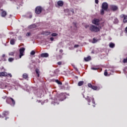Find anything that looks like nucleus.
<instances>
[{
    "mask_svg": "<svg viewBox=\"0 0 127 127\" xmlns=\"http://www.w3.org/2000/svg\"><path fill=\"white\" fill-rule=\"evenodd\" d=\"M89 30H90L91 32H99V31H100V28L94 25H91L89 27Z\"/></svg>",
    "mask_w": 127,
    "mask_h": 127,
    "instance_id": "obj_1",
    "label": "nucleus"
},
{
    "mask_svg": "<svg viewBox=\"0 0 127 127\" xmlns=\"http://www.w3.org/2000/svg\"><path fill=\"white\" fill-rule=\"evenodd\" d=\"M6 103H7V104H9L10 105H11L12 107H14V105H15V101L13 99H12V98L10 97L7 98L6 100Z\"/></svg>",
    "mask_w": 127,
    "mask_h": 127,
    "instance_id": "obj_2",
    "label": "nucleus"
},
{
    "mask_svg": "<svg viewBox=\"0 0 127 127\" xmlns=\"http://www.w3.org/2000/svg\"><path fill=\"white\" fill-rule=\"evenodd\" d=\"M42 7L39 6H37L36 8H35V13L37 14H40V13H41V12L42 11Z\"/></svg>",
    "mask_w": 127,
    "mask_h": 127,
    "instance_id": "obj_3",
    "label": "nucleus"
},
{
    "mask_svg": "<svg viewBox=\"0 0 127 127\" xmlns=\"http://www.w3.org/2000/svg\"><path fill=\"white\" fill-rule=\"evenodd\" d=\"M109 8V4L106 2H104L102 4V8L104 9V10H107Z\"/></svg>",
    "mask_w": 127,
    "mask_h": 127,
    "instance_id": "obj_4",
    "label": "nucleus"
},
{
    "mask_svg": "<svg viewBox=\"0 0 127 127\" xmlns=\"http://www.w3.org/2000/svg\"><path fill=\"white\" fill-rule=\"evenodd\" d=\"M24 51H25V49L24 48H22L19 49V58H21V57L24 55Z\"/></svg>",
    "mask_w": 127,
    "mask_h": 127,
    "instance_id": "obj_5",
    "label": "nucleus"
},
{
    "mask_svg": "<svg viewBox=\"0 0 127 127\" xmlns=\"http://www.w3.org/2000/svg\"><path fill=\"white\" fill-rule=\"evenodd\" d=\"M110 9H111V10H113V11H117V10L119 9V7L116 5H111Z\"/></svg>",
    "mask_w": 127,
    "mask_h": 127,
    "instance_id": "obj_6",
    "label": "nucleus"
},
{
    "mask_svg": "<svg viewBox=\"0 0 127 127\" xmlns=\"http://www.w3.org/2000/svg\"><path fill=\"white\" fill-rule=\"evenodd\" d=\"M99 22H100V20H99V19H94L92 20V23L95 25H99Z\"/></svg>",
    "mask_w": 127,
    "mask_h": 127,
    "instance_id": "obj_7",
    "label": "nucleus"
},
{
    "mask_svg": "<svg viewBox=\"0 0 127 127\" xmlns=\"http://www.w3.org/2000/svg\"><path fill=\"white\" fill-rule=\"evenodd\" d=\"M49 56V54L47 53H43L41 54V57H43V58H47Z\"/></svg>",
    "mask_w": 127,
    "mask_h": 127,
    "instance_id": "obj_8",
    "label": "nucleus"
},
{
    "mask_svg": "<svg viewBox=\"0 0 127 127\" xmlns=\"http://www.w3.org/2000/svg\"><path fill=\"white\" fill-rule=\"evenodd\" d=\"M57 3L59 6H63V4H64V2H63V1L62 0H59L58 1Z\"/></svg>",
    "mask_w": 127,
    "mask_h": 127,
    "instance_id": "obj_9",
    "label": "nucleus"
},
{
    "mask_svg": "<svg viewBox=\"0 0 127 127\" xmlns=\"http://www.w3.org/2000/svg\"><path fill=\"white\" fill-rule=\"evenodd\" d=\"M7 76V73L6 72H0V77Z\"/></svg>",
    "mask_w": 127,
    "mask_h": 127,
    "instance_id": "obj_10",
    "label": "nucleus"
},
{
    "mask_svg": "<svg viewBox=\"0 0 127 127\" xmlns=\"http://www.w3.org/2000/svg\"><path fill=\"white\" fill-rule=\"evenodd\" d=\"M10 43L11 44V45H14V44L15 43V40L14 39H11L10 41Z\"/></svg>",
    "mask_w": 127,
    "mask_h": 127,
    "instance_id": "obj_11",
    "label": "nucleus"
},
{
    "mask_svg": "<svg viewBox=\"0 0 127 127\" xmlns=\"http://www.w3.org/2000/svg\"><path fill=\"white\" fill-rule=\"evenodd\" d=\"M115 46V45L113 43H110L109 44V47H110V48H114Z\"/></svg>",
    "mask_w": 127,
    "mask_h": 127,
    "instance_id": "obj_12",
    "label": "nucleus"
},
{
    "mask_svg": "<svg viewBox=\"0 0 127 127\" xmlns=\"http://www.w3.org/2000/svg\"><path fill=\"white\" fill-rule=\"evenodd\" d=\"M1 15L2 17H4V16H5V15H6V12L5 11H2L1 13Z\"/></svg>",
    "mask_w": 127,
    "mask_h": 127,
    "instance_id": "obj_13",
    "label": "nucleus"
},
{
    "mask_svg": "<svg viewBox=\"0 0 127 127\" xmlns=\"http://www.w3.org/2000/svg\"><path fill=\"white\" fill-rule=\"evenodd\" d=\"M84 60L86 62L88 61H90V60H91V57L89 56V57H87V58H84Z\"/></svg>",
    "mask_w": 127,
    "mask_h": 127,
    "instance_id": "obj_14",
    "label": "nucleus"
},
{
    "mask_svg": "<svg viewBox=\"0 0 127 127\" xmlns=\"http://www.w3.org/2000/svg\"><path fill=\"white\" fill-rule=\"evenodd\" d=\"M9 113L8 112V111H6V112H4L3 113H2V115L4 116V117H6V116H8Z\"/></svg>",
    "mask_w": 127,
    "mask_h": 127,
    "instance_id": "obj_15",
    "label": "nucleus"
},
{
    "mask_svg": "<svg viewBox=\"0 0 127 127\" xmlns=\"http://www.w3.org/2000/svg\"><path fill=\"white\" fill-rule=\"evenodd\" d=\"M72 12V14L74 13V10L73 9H72L71 10H70H70H69V9H65V12Z\"/></svg>",
    "mask_w": 127,
    "mask_h": 127,
    "instance_id": "obj_16",
    "label": "nucleus"
},
{
    "mask_svg": "<svg viewBox=\"0 0 127 127\" xmlns=\"http://www.w3.org/2000/svg\"><path fill=\"white\" fill-rule=\"evenodd\" d=\"M22 76L24 79H27V78H28V74L27 73H24Z\"/></svg>",
    "mask_w": 127,
    "mask_h": 127,
    "instance_id": "obj_17",
    "label": "nucleus"
},
{
    "mask_svg": "<svg viewBox=\"0 0 127 127\" xmlns=\"http://www.w3.org/2000/svg\"><path fill=\"white\" fill-rule=\"evenodd\" d=\"M83 84H84V82L83 81H80L78 82V86H79L80 87V86H82L83 85Z\"/></svg>",
    "mask_w": 127,
    "mask_h": 127,
    "instance_id": "obj_18",
    "label": "nucleus"
},
{
    "mask_svg": "<svg viewBox=\"0 0 127 127\" xmlns=\"http://www.w3.org/2000/svg\"><path fill=\"white\" fill-rule=\"evenodd\" d=\"M59 98H63V99H65V94L64 93H61L60 95V97Z\"/></svg>",
    "mask_w": 127,
    "mask_h": 127,
    "instance_id": "obj_19",
    "label": "nucleus"
},
{
    "mask_svg": "<svg viewBox=\"0 0 127 127\" xmlns=\"http://www.w3.org/2000/svg\"><path fill=\"white\" fill-rule=\"evenodd\" d=\"M123 22H124V23H126V22H127V16H125L124 17Z\"/></svg>",
    "mask_w": 127,
    "mask_h": 127,
    "instance_id": "obj_20",
    "label": "nucleus"
},
{
    "mask_svg": "<svg viewBox=\"0 0 127 127\" xmlns=\"http://www.w3.org/2000/svg\"><path fill=\"white\" fill-rule=\"evenodd\" d=\"M36 74H37L38 77H39V73H40V72H39V69H38V68H36Z\"/></svg>",
    "mask_w": 127,
    "mask_h": 127,
    "instance_id": "obj_21",
    "label": "nucleus"
},
{
    "mask_svg": "<svg viewBox=\"0 0 127 127\" xmlns=\"http://www.w3.org/2000/svg\"><path fill=\"white\" fill-rule=\"evenodd\" d=\"M36 27V25L34 24V25H31L29 26V28H35Z\"/></svg>",
    "mask_w": 127,
    "mask_h": 127,
    "instance_id": "obj_22",
    "label": "nucleus"
},
{
    "mask_svg": "<svg viewBox=\"0 0 127 127\" xmlns=\"http://www.w3.org/2000/svg\"><path fill=\"white\" fill-rule=\"evenodd\" d=\"M56 82L57 83V84H58V85H62V82L59 81L58 79L56 80Z\"/></svg>",
    "mask_w": 127,
    "mask_h": 127,
    "instance_id": "obj_23",
    "label": "nucleus"
},
{
    "mask_svg": "<svg viewBox=\"0 0 127 127\" xmlns=\"http://www.w3.org/2000/svg\"><path fill=\"white\" fill-rule=\"evenodd\" d=\"M13 60H14V59H13L12 58H9L8 60V61H9V62H12V61H13Z\"/></svg>",
    "mask_w": 127,
    "mask_h": 127,
    "instance_id": "obj_24",
    "label": "nucleus"
},
{
    "mask_svg": "<svg viewBox=\"0 0 127 127\" xmlns=\"http://www.w3.org/2000/svg\"><path fill=\"white\" fill-rule=\"evenodd\" d=\"M96 42H98V40L93 38L92 43H96Z\"/></svg>",
    "mask_w": 127,
    "mask_h": 127,
    "instance_id": "obj_25",
    "label": "nucleus"
},
{
    "mask_svg": "<svg viewBox=\"0 0 127 127\" xmlns=\"http://www.w3.org/2000/svg\"><path fill=\"white\" fill-rule=\"evenodd\" d=\"M91 89H92V90H97L98 89V87H97V86H92Z\"/></svg>",
    "mask_w": 127,
    "mask_h": 127,
    "instance_id": "obj_26",
    "label": "nucleus"
},
{
    "mask_svg": "<svg viewBox=\"0 0 127 127\" xmlns=\"http://www.w3.org/2000/svg\"><path fill=\"white\" fill-rule=\"evenodd\" d=\"M114 23L116 24L119 23V19H118V18H115L114 20Z\"/></svg>",
    "mask_w": 127,
    "mask_h": 127,
    "instance_id": "obj_27",
    "label": "nucleus"
},
{
    "mask_svg": "<svg viewBox=\"0 0 127 127\" xmlns=\"http://www.w3.org/2000/svg\"><path fill=\"white\" fill-rule=\"evenodd\" d=\"M105 9H104L103 8H102V9L101 10V14H104L105 12Z\"/></svg>",
    "mask_w": 127,
    "mask_h": 127,
    "instance_id": "obj_28",
    "label": "nucleus"
},
{
    "mask_svg": "<svg viewBox=\"0 0 127 127\" xmlns=\"http://www.w3.org/2000/svg\"><path fill=\"white\" fill-rule=\"evenodd\" d=\"M58 35V34L56 33H54L52 34V36H57Z\"/></svg>",
    "mask_w": 127,
    "mask_h": 127,
    "instance_id": "obj_29",
    "label": "nucleus"
},
{
    "mask_svg": "<svg viewBox=\"0 0 127 127\" xmlns=\"http://www.w3.org/2000/svg\"><path fill=\"white\" fill-rule=\"evenodd\" d=\"M31 55H34L35 54V52L34 51H32L30 53Z\"/></svg>",
    "mask_w": 127,
    "mask_h": 127,
    "instance_id": "obj_30",
    "label": "nucleus"
},
{
    "mask_svg": "<svg viewBox=\"0 0 127 127\" xmlns=\"http://www.w3.org/2000/svg\"><path fill=\"white\" fill-rule=\"evenodd\" d=\"M88 87H89V88H92V87H93V85L91 83H88Z\"/></svg>",
    "mask_w": 127,
    "mask_h": 127,
    "instance_id": "obj_31",
    "label": "nucleus"
},
{
    "mask_svg": "<svg viewBox=\"0 0 127 127\" xmlns=\"http://www.w3.org/2000/svg\"><path fill=\"white\" fill-rule=\"evenodd\" d=\"M14 55V52H11L9 53V55L10 56H13V55Z\"/></svg>",
    "mask_w": 127,
    "mask_h": 127,
    "instance_id": "obj_32",
    "label": "nucleus"
},
{
    "mask_svg": "<svg viewBox=\"0 0 127 127\" xmlns=\"http://www.w3.org/2000/svg\"><path fill=\"white\" fill-rule=\"evenodd\" d=\"M54 103L55 104H57V105H59V102H57V99H55Z\"/></svg>",
    "mask_w": 127,
    "mask_h": 127,
    "instance_id": "obj_33",
    "label": "nucleus"
},
{
    "mask_svg": "<svg viewBox=\"0 0 127 127\" xmlns=\"http://www.w3.org/2000/svg\"><path fill=\"white\" fill-rule=\"evenodd\" d=\"M104 75H105V76H107L108 75V72L107 71V70H105Z\"/></svg>",
    "mask_w": 127,
    "mask_h": 127,
    "instance_id": "obj_34",
    "label": "nucleus"
},
{
    "mask_svg": "<svg viewBox=\"0 0 127 127\" xmlns=\"http://www.w3.org/2000/svg\"><path fill=\"white\" fill-rule=\"evenodd\" d=\"M124 63H127V58L123 60Z\"/></svg>",
    "mask_w": 127,
    "mask_h": 127,
    "instance_id": "obj_35",
    "label": "nucleus"
},
{
    "mask_svg": "<svg viewBox=\"0 0 127 127\" xmlns=\"http://www.w3.org/2000/svg\"><path fill=\"white\" fill-rule=\"evenodd\" d=\"M87 102H88V103H91V99L89 98V97H87Z\"/></svg>",
    "mask_w": 127,
    "mask_h": 127,
    "instance_id": "obj_36",
    "label": "nucleus"
},
{
    "mask_svg": "<svg viewBox=\"0 0 127 127\" xmlns=\"http://www.w3.org/2000/svg\"><path fill=\"white\" fill-rule=\"evenodd\" d=\"M125 16H126L125 15L122 14L120 16V17H121V18H124Z\"/></svg>",
    "mask_w": 127,
    "mask_h": 127,
    "instance_id": "obj_37",
    "label": "nucleus"
},
{
    "mask_svg": "<svg viewBox=\"0 0 127 127\" xmlns=\"http://www.w3.org/2000/svg\"><path fill=\"white\" fill-rule=\"evenodd\" d=\"M30 34H31L30 33H27L26 35V36H30Z\"/></svg>",
    "mask_w": 127,
    "mask_h": 127,
    "instance_id": "obj_38",
    "label": "nucleus"
},
{
    "mask_svg": "<svg viewBox=\"0 0 127 127\" xmlns=\"http://www.w3.org/2000/svg\"><path fill=\"white\" fill-rule=\"evenodd\" d=\"M92 70H98V68L96 67H91Z\"/></svg>",
    "mask_w": 127,
    "mask_h": 127,
    "instance_id": "obj_39",
    "label": "nucleus"
},
{
    "mask_svg": "<svg viewBox=\"0 0 127 127\" xmlns=\"http://www.w3.org/2000/svg\"><path fill=\"white\" fill-rule=\"evenodd\" d=\"M74 48H77V47H79V45H75L74 46Z\"/></svg>",
    "mask_w": 127,
    "mask_h": 127,
    "instance_id": "obj_40",
    "label": "nucleus"
},
{
    "mask_svg": "<svg viewBox=\"0 0 127 127\" xmlns=\"http://www.w3.org/2000/svg\"><path fill=\"white\" fill-rule=\"evenodd\" d=\"M94 98H92V103H93V104H95V101H94Z\"/></svg>",
    "mask_w": 127,
    "mask_h": 127,
    "instance_id": "obj_41",
    "label": "nucleus"
},
{
    "mask_svg": "<svg viewBox=\"0 0 127 127\" xmlns=\"http://www.w3.org/2000/svg\"><path fill=\"white\" fill-rule=\"evenodd\" d=\"M50 40L51 41H53L54 40V38L53 37H51V38H50Z\"/></svg>",
    "mask_w": 127,
    "mask_h": 127,
    "instance_id": "obj_42",
    "label": "nucleus"
},
{
    "mask_svg": "<svg viewBox=\"0 0 127 127\" xmlns=\"http://www.w3.org/2000/svg\"><path fill=\"white\" fill-rule=\"evenodd\" d=\"M61 64H62V63L61 62H59L58 63V65H61Z\"/></svg>",
    "mask_w": 127,
    "mask_h": 127,
    "instance_id": "obj_43",
    "label": "nucleus"
},
{
    "mask_svg": "<svg viewBox=\"0 0 127 127\" xmlns=\"http://www.w3.org/2000/svg\"><path fill=\"white\" fill-rule=\"evenodd\" d=\"M95 3H97V4L99 3L98 0H95Z\"/></svg>",
    "mask_w": 127,
    "mask_h": 127,
    "instance_id": "obj_44",
    "label": "nucleus"
},
{
    "mask_svg": "<svg viewBox=\"0 0 127 127\" xmlns=\"http://www.w3.org/2000/svg\"><path fill=\"white\" fill-rule=\"evenodd\" d=\"M8 76H9V77H12V75H11V73H8Z\"/></svg>",
    "mask_w": 127,
    "mask_h": 127,
    "instance_id": "obj_45",
    "label": "nucleus"
},
{
    "mask_svg": "<svg viewBox=\"0 0 127 127\" xmlns=\"http://www.w3.org/2000/svg\"><path fill=\"white\" fill-rule=\"evenodd\" d=\"M60 52H61V53H62V52H63V50H60Z\"/></svg>",
    "mask_w": 127,
    "mask_h": 127,
    "instance_id": "obj_46",
    "label": "nucleus"
},
{
    "mask_svg": "<svg viewBox=\"0 0 127 127\" xmlns=\"http://www.w3.org/2000/svg\"><path fill=\"white\" fill-rule=\"evenodd\" d=\"M0 118L1 119H3V116H1V115H0Z\"/></svg>",
    "mask_w": 127,
    "mask_h": 127,
    "instance_id": "obj_47",
    "label": "nucleus"
},
{
    "mask_svg": "<svg viewBox=\"0 0 127 127\" xmlns=\"http://www.w3.org/2000/svg\"><path fill=\"white\" fill-rule=\"evenodd\" d=\"M29 17V18H31V17H32V15L30 14Z\"/></svg>",
    "mask_w": 127,
    "mask_h": 127,
    "instance_id": "obj_48",
    "label": "nucleus"
},
{
    "mask_svg": "<svg viewBox=\"0 0 127 127\" xmlns=\"http://www.w3.org/2000/svg\"><path fill=\"white\" fill-rule=\"evenodd\" d=\"M125 31L126 32V33H127V27L125 29Z\"/></svg>",
    "mask_w": 127,
    "mask_h": 127,
    "instance_id": "obj_49",
    "label": "nucleus"
},
{
    "mask_svg": "<svg viewBox=\"0 0 127 127\" xmlns=\"http://www.w3.org/2000/svg\"><path fill=\"white\" fill-rule=\"evenodd\" d=\"M59 100H60V101H63L64 100V99H59Z\"/></svg>",
    "mask_w": 127,
    "mask_h": 127,
    "instance_id": "obj_50",
    "label": "nucleus"
},
{
    "mask_svg": "<svg viewBox=\"0 0 127 127\" xmlns=\"http://www.w3.org/2000/svg\"><path fill=\"white\" fill-rule=\"evenodd\" d=\"M2 57H5V55L4 54L2 55Z\"/></svg>",
    "mask_w": 127,
    "mask_h": 127,
    "instance_id": "obj_51",
    "label": "nucleus"
},
{
    "mask_svg": "<svg viewBox=\"0 0 127 127\" xmlns=\"http://www.w3.org/2000/svg\"><path fill=\"white\" fill-rule=\"evenodd\" d=\"M85 28H88L89 27V26H85Z\"/></svg>",
    "mask_w": 127,
    "mask_h": 127,
    "instance_id": "obj_52",
    "label": "nucleus"
},
{
    "mask_svg": "<svg viewBox=\"0 0 127 127\" xmlns=\"http://www.w3.org/2000/svg\"><path fill=\"white\" fill-rule=\"evenodd\" d=\"M74 68L75 69V70H76V71H78V68H77V67H74Z\"/></svg>",
    "mask_w": 127,
    "mask_h": 127,
    "instance_id": "obj_53",
    "label": "nucleus"
},
{
    "mask_svg": "<svg viewBox=\"0 0 127 127\" xmlns=\"http://www.w3.org/2000/svg\"><path fill=\"white\" fill-rule=\"evenodd\" d=\"M7 119H8V118H6L5 120L6 121V120H7Z\"/></svg>",
    "mask_w": 127,
    "mask_h": 127,
    "instance_id": "obj_54",
    "label": "nucleus"
},
{
    "mask_svg": "<svg viewBox=\"0 0 127 127\" xmlns=\"http://www.w3.org/2000/svg\"><path fill=\"white\" fill-rule=\"evenodd\" d=\"M74 25H75V26H76V23H74Z\"/></svg>",
    "mask_w": 127,
    "mask_h": 127,
    "instance_id": "obj_55",
    "label": "nucleus"
},
{
    "mask_svg": "<svg viewBox=\"0 0 127 127\" xmlns=\"http://www.w3.org/2000/svg\"><path fill=\"white\" fill-rule=\"evenodd\" d=\"M93 107H95V105H93Z\"/></svg>",
    "mask_w": 127,
    "mask_h": 127,
    "instance_id": "obj_56",
    "label": "nucleus"
},
{
    "mask_svg": "<svg viewBox=\"0 0 127 127\" xmlns=\"http://www.w3.org/2000/svg\"><path fill=\"white\" fill-rule=\"evenodd\" d=\"M88 105H90V103H89Z\"/></svg>",
    "mask_w": 127,
    "mask_h": 127,
    "instance_id": "obj_57",
    "label": "nucleus"
}]
</instances>
